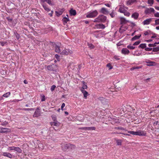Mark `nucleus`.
Instances as JSON below:
<instances>
[{"label": "nucleus", "instance_id": "nucleus-1", "mask_svg": "<svg viewBox=\"0 0 159 159\" xmlns=\"http://www.w3.org/2000/svg\"><path fill=\"white\" fill-rule=\"evenodd\" d=\"M61 148L63 150L65 151L67 150H70L74 149L75 148V146L70 143H68L62 144Z\"/></svg>", "mask_w": 159, "mask_h": 159}, {"label": "nucleus", "instance_id": "nucleus-2", "mask_svg": "<svg viewBox=\"0 0 159 159\" xmlns=\"http://www.w3.org/2000/svg\"><path fill=\"white\" fill-rule=\"evenodd\" d=\"M106 16L103 15H99L97 18L95 19L94 22H104L106 21Z\"/></svg>", "mask_w": 159, "mask_h": 159}, {"label": "nucleus", "instance_id": "nucleus-3", "mask_svg": "<svg viewBox=\"0 0 159 159\" xmlns=\"http://www.w3.org/2000/svg\"><path fill=\"white\" fill-rule=\"evenodd\" d=\"M98 14V11L96 10L88 12L86 15V17L89 18H94Z\"/></svg>", "mask_w": 159, "mask_h": 159}, {"label": "nucleus", "instance_id": "nucleus-4", "mask_svg": "<svg viewBox=\"0 0 159 159\" xmlns=\"http://www.w3.org/2000/svg\"><path fill=\"white\" fill-rule=\"evenodd\" d=\"M47 69L49 70L56 71L58 69V66L55 65H50L47 66Z\"/></svg>", "mask_w": 159, "mask_h": 159}, {"label": "nucleus", "instance_id": "nucleus-5", "mask_svg": "<svg viewBox=\"0 0 159 159\" xmlns=\"http://www.w3.org/2000/svg\"><path fill=\"white\" fill-rule=\"evenodd\" d=\"M72 51L69 49H65L60 54L62 55H67L69 54H72Z\"/></svg>", "mask_w": 159, "mask_h": 159}, {"label": "nucleus", "instance_id": "nucleus-6", "mask_svg": "<svg viewBox=\"0 0 159 159\" xmlns=\"http://www.w3.org/2000/svg\"><path fill=\"white\" fill-rule=\"evenodd\" d=\"M11 131V129L9 128H5L1 127L0 128V133H7L10 132Z\"/></svg>", "mask_w": 159, "mask_h": 159}, {"label": "nucleus", "instance_id": "nucleus-7", "mask_svg": "<svg viewBox=\"0 0 159 159\" xmlns=\"http://www.w3.org/2000/svg\"><path fill=\"white\" fill-rule=\"evenodd\" d=\"M155 10L153 8H146L144 11V13L146 14H149L152 12H154Z\"/></svg>", "mask_w": 159, "mask_h": 159}, {"label": "nucleus", "instance_id": "nucleus-8", "mask_svg": "<svg viewBox=\"0 0 159 159\" xmlns=\"http://www.w3.org/2000/svg\"><path fill=\"white\" fill-rule=\"evenodd\" d=\"M80 129L83 130H95L96 128L95 127H81Z\"/></svg>", "mask_w": 159, "mask_h": 159}, {"label": "nucleus", "instance_id": "nucleus-9", "mask_svg": "<svg viewBox=\"0 0 159 159\" xmlns=\"http://www.w3.org/2000/svg\"><path fill=\"white\" fill-rule=\"evenodd\" d=\"M40 109L39 107H37L35 111L33 116L34 117H38L40 115Z\"/></svg>", "mask_w": 159, "mask_h": 159}, {"label": "nucleus", "instance_id": "nucleus-10", "mask_svg": "<svg viewBox=\"0 0 159 159\" xmlns=\"http://www.w3.org/2000/svg\"><path fill=\"white\" fill-rule=\"evenodd\" d=\"M51 43L52 45L55 48V52L57 53H59L61 52V51L60 49V47L59 46L57 45L54 43Z\"/></svg>", "mask_w": 159, "mask_h": 159}, {"label": "nucleus", "instance_id": "nucleus-11", "mask_svg": "<svg viewBox=\"0 0 159 159\" xmlns=\"http://www.w3.org/2000/svg\"><path fill=\"white\" fill-rule=\"evenodd\" d=\"M128 9V8L124 6H120L118 10V11L121 13H123L126 10Z\"/></svg>", "mask_w": 159, "mask_h": 159}, {"label": "nucleus", "instance_id": "nucleus-12", "mask_svg": "<svg viewBox=\"0 0 159 159\" xmlns=\"http://www.w3.org/2000/svg\"><path fill=\"white\" fill-rule=\"evenodd\" d=\"M2 155L4 157L11 158L12 157V155L9 152H2Z\"/></svg>", "mask_w": 159, "mask_h": 159}, {"label": "nucleus", "instance_id": "nucleus-13", "mask_svg": "<svg viewBox=\"0 0 159 159\" xmlns=\"http://www.w3.org/2000/svg\"><path fill=\"white\" fill-rule=\"evenodd\" d=\"M41 4L46 11L47 12H48L50 11V9L48 7V5H47L45 3H41Z\"/></svg>", "mask_w": 159, "mask_h": 159}, {"label": "nucleus", "instance_id": "nucleus-14", "mask_svg": "<svg viewBox=\"0 0 159 159\" xmlns=\"http://www.w3.org/2000/svg\"><path fill=\"white\" fill-rule=\"evenodd\" d=\"M64 11V9H61L57 11H55V13L57 16H59L61 15Z\"/></svg>", "mask_w": 159, "mask_h": 159}, {"label": "nucleus", "instance_id": "nucleus-15", "mask_svg": "<svg viewBox=\"0 0 159 159\" xmlns=\"http://www.w3.org/2000/svg\"><path fill=\"white\" fill-rule=\"evenodd\" d=\"M139 13L137 12H135L132 14L131 15V17L134 18L135 20H137L139 16Z\"/></svg>", "mask_w": 159, "mask_h": 159}, {"label": "nucleus", "instance_id": "nucleus-16", "mask_svg": "<svg viewBox=\"0 0 159 159\" xmlns=\"http://www.w3.org/2000/svg\"><path fill=\"white\" fill-rule=\"evenodd\" d=\"M100 12L101 13L106 15L107 14L109 13V11H108L107 9L104 7H103L101 8L100 10Z\"/></svg>", "mask_w": 159, "mask_h": 159}, {"label": "nucleus", "instance_id": "nucleus-17", "mask_svg": "<svg viewBox=\"0 0 159 159\" xmlns=\"http://www.w3.org/2000/svg\"><path fill=\"white\" fill-rule=\"evenodd\" d=\"M152 21V18H149L144 20L143 22V25H148L150 24Z\"/></svg>", "mask_w": 159, "mask_h": 159}, {"label": "nucleus", "instance_id": "nucleus-18", "mask_svg": "<svg viewBox=\"0 0 159 159\" xmlns=\"http://www.w3.org/2000/svg\"><path fill=\"white\" fill-rule=\"evenodd\" d=\"M41 3H45V2H47L49 5L52 6L53 5L52 3V2L51 0H41Z\"/></svg>", "mask_w": 159, "mask_h": 159}, {"label": "nucleus", "instance_id": "nucleus-19", "mask_svg": "<svg viewBox=\"0 0 159 159\" xmlns=\"http://www.w3.org/2000/svg\"><path fill=\"white\" fill-rule=\"evenodd\" d=\"M67 17H64L62 19V21L64 25H65L66 24L67 22L70 20L69 19L68 17V15H66Z\"/></svg>", "mask_w": 159, "mask_h": 159}, {"label": "nucleus", "instance_id": "nucleus-20", "mask_svg": "<svg viewBox=\"0 0 159 159\" xmlns=\"http://www.w3.org/2000/svg\"><path fill=\"white\" fill-rule=\"evenodd\" d=\"M146 133L145 131L139 130L138 131V135L139 136H145L146 135Z\"/></svg>", "mask_w": 159, "mask_h": 159}, {"label": "nucleus", "instance_id": "nucleus-21", "mask_svg": "<svg viewBox=\"0 0 159 159\" xmlns=\"http://www.w3.org/2000/svg\"><path fill=\"white\" fill-rule=\"evenodd\" d=\"M99 100L100 101L102 104H105L107 102L106 99L102 97H100L98 98Z\"/></svg>", "mask_w": 159, "mask_h": 159}, {"label": "nucleus", "instance_id": "nucleus-22", "mask_svg": "<svg viewBox=\"0 0 159 159\" xmlns=\"http://www.w3.org/2000/svg\"><path fill=\"white\" fill-rule=\"evenodd\" d=\"M121 52L124 54H128L129 52V51L126 48H123L121 50Z\"/></svg>", "mask_w": 159, "mask_h": 159}, {"label": "nucleus", "instance_id": "nucleus-23", "mask_svg": "<svg viewBox=\"0 0 159 159\" xmlns=\"http://www.w3.org/2000/svg\"><path fill=\"white\" fill-rule=\"evenodd\" d=\"M136 2V0H129L126 2V4L127 5H130Z\"/></svg>", "mask_w": 159, "mask_h": 159}, {"label": "nucleus", "instance_id": "nucleus-24", "mask_svg": "<svg viewBox=\"0 0 159 159\" xmlns=\"http://www.w3.org/2000/svg\"><path fill=\"white\" fill-rule=\"evenodd\" d=\"M60 123L57 121L56 122H51L50 124L51 126H58L60 125Z\"/></svg>", "mask_w": 159, "mask_h": 159}, {"label": "nucleus", "instance_id": "nucleus-25", "mask_svg": "<svg viewBox=\"0 0 159 159\" xmlns=\"http://www.w3.org/2000/svg\"><path fill=\"white\" fill-rule=\"evenodd\" d=\"M120 24H125L127 22H128L124 18L121 17L120 18Z\"/></svg>", "mask_w": 159, "mask_h": 159}, {"label": "nucleus", "instance_id": "nucleus-26", "mask_svg": "<svg viewBox=\"0 0 159 159\" xmlns=\"http://www.w3.org/2000/svg\"><path fill=\"white\" fill-rule=\"evenodd\" d=\"M81 91L83 94L84 98L86 99L87 96H88V93L87 92V91H86L85 90L83 89V90H81Z\"/></svg>", "mask_w": 159, "mask_h": 159}, {"label": "nucleus", "instance_id": "nucleus-27", "mask_svg": "<svg viewBox=\"0 0 159 159\" xmlns=\"http://www.w3.org/2000/svg\"><path fill=\"white\" fill-rule=\"evenodd\" d=\"M141 35L140 34L139 35H135L134 36L133 38H132L131 39V40L132 41H134V40H135L137 39H139L141 36Z\"/></svg>", "mask_w": 159, "mask_h": 159}, {"label": "nucleus", "instance_id": "nucleus-28", "mask_svg": "<svg viewBox=\"0 0 159 159\" xmlns=\"http://www.w3.org/2000/svg\"><path fill=\"white\" fill-rule=\"evenodd\" d=\"M82 83H83L82 87L80 89V90H83V89L84 90V89H87V86L86 84L83 81L82 82Z\"/></svg>", "mask_w": 159, "mask_h": 159}, {"label": "nucleus", "instance_id": "nucleus-29", "mask_svg": "<svg viewBox=\"0 0 159 159\" xmlns=\"http://www.w3.org/2000/svg\"><path fill=\"white\" fill-rule=\"evenodd\" d=\"M70 15L71 16H75L76 14V11L72 9L70 10Z\"/></svg>", "mask_w": 159, "mask_h": 159}, {"label": "nucleus", "instance_id": "nucleus-30", "mask_svg": "<svg viewBox=\"0 0 159 159\" xmlns=\"http://www.w3.org/2000/svg\"><path fill=\"white\" fill-rule=\"evenodd\" d=\"M14 35L15 37H16L17 40H18L20 38V35L16 31H15L14 32Z\"/></svg>", "mask_w": 159, "mask_h": 159}, {"label": "nucleus", "instance_id": "nucleus-31", "mask_svg": "<svg viewBox=\"0 0 159 159\" xmlns=\"http://www.w3.org/2000/svg\"><path fill=\"white\" fill-rule=\"evenodd\" d=\"M15 151H16L18 153H20L22 152V150L20 148L15 147Z\"/></svg>", "mask_w": 159, "mask_h": 159}, {"label": "nucleus", "instance_id": "nucleus-32", "mask_svg": "<svg viewBox=\"0 0 159 159\" xmlns=\"http://www.w3.org/2000/svg\"><path fill=\"white\" fill-rule=\"evenodd\" d=\"M105 27L104 25L102 24H99L97 25V28L99 29H104Z\"/></svg>", "mask_w": 159, "mask_h": 159}, {"label": "nucleus", "instance_id": "nucleus-33", "mask_svg": "<svg viewBox=\"0 0 159 159\" xmlns=\"http://www.w3.org/2000/svg\"><path fill=\"white\" fill-rule=\"evenodd\" d=\"M11 94V93L10 92H7L2 95V97L6 98L8 97Z\"/></svg>", "mask_w": 159, "mask_h": 159}, {"label": "nucleus", "instance_id": "nucleus-34", "mask_svg": "<svg viewBox=\"0 0 159 159\" xmlns=\"http://www.w3.org/2000/svg\"><path fill=\"white\" fill-rule=\"evenodd\" d=\"M146 47V43H142L139 45V48H141L142 49L145 48Z\"/></svg>", "mask_w": 159, "mask_h": 159}, {"label": "nucleus", "instance_id": "nucleus-35", "mask_svg": "<svg viewBox=\"0 0 159 159\" xmlns=\"http://www.w3.org/2000/svg\"><path fill=\"white\" fill-rule=\"evenodd\" d=\"M159 50V46L153 48L152 49V51L154 52H157Z\"/></svg>", "mask_w": 159, "mask_h": 159}, {"label": "nucleus", "instance_id": "nucleus-36", "mask_svg": "<svg viewBox=\"0 0 159 159\" xmlns=\"http://www.w3.org/2000/svg\"><path fill=\"white\" fill-rule=\"evenodd\" d=\"M116 143L117 145H121L122 141L120 139L116 140Z\"/></svg>", "mask_w": 159, "mask_h": 159}, {"label": "nucleus", "instance_id": "nucleus-37", "mask_svg": "<svg viewBox=\"0 0 159 159\" xmlns=\"http://www.w3.org/2000/svg\"><path fill=\"white\" fill-rule=\"evenodd\" d=\"M127 10H126L123 13L124 14L125 16H129L130 15V13L129 12L127 11Z\"/></svg>", "mask_w": 159, "mask_h": 159}, {"label": "nucleus", "instance_id": "nucleus-38", "mask_svg": "<svg viewBox=\"0 0 159 159\" xmlns=\"http://www.w3.org/2000/svg\"><path fill=\"white\" fill-rule=\"evenodd\" d=\"M15 147H9L7 148V150L9 151L14 150L15 151Z\"/></svg>", "mask_w": 159, "mask_h": 159}, {"label": "nucleus", "instance_id": "nucleus-39", "mask_svg": "<svg viewBox=\"0 0 159 159\" xmlns=\"http://www.w3.org/2000/svg\"><path fill=\"white\" fill-rule=\"evenodd\" d=\"M115 129H119V130H125V131H127V130L125 129V128H123L122 127H115Z\"/></svg>", "mask_w": 159, "mask_h": 159}, {"label": "nucleus", "instance_id": "nucleus-40", "mask_svg": "<svg viewBox=\"0 0 159 159\" xmlns=\"http://www.w3.org/2000/svg\"><path fill=\"white\" fill-rule=\"evenodd\" d=\"M127 48L130 49H134L135 48V47L131 46L130 44L128 45L127 46Z\"/></svg>", "mask_w": 159, "mask_h": 159}, {"label": "nucleus", "instance_id": "nucleus-41", "mask_svg": "<svg viewBox=\"0 0 159 159\" xmlns=\"http://www.w3.org/2000/svg\"><path fill=\"white\" fill-rule=\"evenodd\" d=\"M141 68V66H136V67H134L131 68V70H133L136 69H140Z\"/></svg>", "mask_w": 159, "mask_h": 159}, {"label": "nucleus", "instance_id": "nucleus-42", "mask_svg": "<svg viewBox=\"0 0 159 159\" xmlns=\"http://www.w3.org/2000/svg\"><path fill=\"white\" fill-rule=\"evenodd\" d=\"M41 101L42 102L44 101L45 100V96L44 95H41Z\"/></svg>", "mask_w": 159, "mask_h": 159}, {"label": "nucleus", "instance_id": "nucleus-43", "mask_svg": "<svg viewBox=\"0 0 159 159\" xmlns=\"http://www.w3.org/2000/svg\"><path fill=\"white\" fill-rule=\"evenodd\" d=\"M148 3L150 4V6H152L153 3V0H148Z\"/></svg>", "mask_w": 159, "mask_h": 159}, {"label": "nucleus", "instance_id": "nucleus-44", "mask_svg": "<svg viewBox=\"0 0 159 159\" xmlns=\"http://www.w3.org/2000/svg\"><path fill=\"white\" fill-rule=\"evenodd\" d=\"M141 54V53L138 52V51H135L134 53V55L136 56H139Z\"/></svg>", "mask_w": 159, "mask_h": 159}, {"label": "nucleus", "instance_id": "nucleus-45", "mask_svg": "<svg viewBox=\"0 0 159 159\" xmlns=\"http://www.w3.org/2000/svg\"><path fill=\"white\" fill-rule=\"evenodd\" d=\"M110 15L112 18H113L115 17V15L114 13V10H113L112 12L110 14Z\"/></svg>", "mask_w": 159, "mask_h": 159}, {"label": "nucleus", "instance_id": "nucleus-46", "mask_svg": "<svg viewBox=\"0 0 159 159\" xmlns=\"http://www.w3.org/2000/svg\"><path fill=\"white\" fill-rule=\"evenodd\" d=\"M8 124V122L7 121H5L3 123H1V125L5 126L6 125H7Z\"/></svg>", "mask_w": 159, "mask_h": 159}, {"label": "nucleus", "instance_id": "nucleus-47", "mask_svg": "<svg viewBox=\"0 0 159 159\" xmlns=\"http://www.w3.org/2000/svg\"><path fill=\"white\" fill-rule=\"evenodd\" d=\"M107 66L109 68V70L113 68L112 66L111 65L110 63L107 64Z\"/></svg>", "mask_w": 159, "mask_h": 159}, {"label": "nucleus", "instance_id": "nucleus-48", "mask_svg": "<svg viewBox=\"0 0 159 159\" xmlns=\"http://www.w3.org/2000/svg\"><path fill=\"white\" fill-rule=\"evenodd\" d=\"M88 45L89 47L91 49H93L94 47L93 45L91 43H89Z\"/></svg>", "mask_w": 159, "mask_h": 159}, {"label": "nucleus", "instance_id": "nucleus-49", "mask_svg": "<svg viewBox=\"0 0 159 159\" xmlns=\"http://www.w3.org/2000/svg\"><path fill=\"white\" fill-rule=\"evenodd\" d=\"M113 59L114 60H119L120 59V58L119 57L116 55L114 56Z\"/></svg>", "mask_w": 159, "mask_h": 159}, {"label": "nucleus", "instance_id": "nucleus-50", "mask_svg": "<svg viewBox=\"0 0 159 159\" xmlns=\"http://www.w3.org/2000/svg\"><path fill=\"white\" fill-rule=\"evenodd\" d=\"M140 43V41H138L136 42H135L133 44V45L135 46L137 45H139Z\"/></svg>", "mask_w": 159, "mask_h": 159}, {"label": "nucleus", "instance_id": "nucleus-51", "mask_svg": "<svg viewBox=\"0 0 159 159\" xmlns=\"http://www.w3.org/2000/svg\"><path fill=\"white\" fill-rule=\"evenodd\" d=\"M152 48H146L145 49V50L147 51H150L152 50Z\"/></svg>", "mask_w": 159, "mask_h": 159}, {"label": "nucleus", "instance_id": "nucleus-52", "mask_svg": "<svg viewBox=\"0 0 159 159\" xmlns=\"http://www.w3.org/2000/svg\"><path fill=\"white\" fill-rule=\"evenodd\" d=\"M56 86L55 85H53L51 87V89H51V91H53L55 89V88Z\"/></svg>", "mask_w": 159, "mask_h": 159}, {"label": "nucleus", "instance_id": "nucleus-53", "mask_svg": "<svg viewBox=\"0 0 159 159\" xmlns=\"http://www.w3.org/2000/svg\"><path fill=\"white\" fill-rule=\"evenodd\" d=\"M159 25V19H158L155 20V25Z\"/></svg>", "mask_w": 159, "mask_h": 159}, {"label": "nucleus", "instance_id": "nucleus-54", "mask_svg": "<svg viewBox=\"0 0 159 159\" xmlns=\"http://www.w3.org/2000/svg\"><path fill=\"white\" fill-rule=\"evenodd\" d=\"M24 110L25 111H34V108H25L24 109Z\"/></svg>", "mask_w": 159, "mask_h": 159}, {"label": "nucleus", "instance_id": "nucleus-55", "mask_svg": "<svg viewBox=\"0 0 159 159\" xmlns=\"http://www.w3.org/2000/svg\"><path fill=\"white\" fill-rule=\"evenodd\" d=\"M55 57L58 61H60V56L56 54L55 55Z\"/></svg>", "mask_w": 159, "mask_h": 159}, {"label": "nucleus", "instance_id": "nucleus-56", "mask_svg": "<svg viewBox=\"0 0 159 159\" xmlns=\"http://www.w3.org/2000/svg\"><path fill=\"white\" fill-rule=\"evenodd\" d=\"M7 20L9 22H11L13 20L12 18H11L9 17H8L6 18Z\"/></svg>", "mask_w": 159, "mask_h": 159}, {"label": "nucleus", "instance_id": "nucleus-57", "mask_svg": "<svg viewBox=\"0 0 159 159\" xmlns=\"http://www.w3.org/2000/svg\"><path fill=\"white\" fill-rule=\"evenodd\" d=\"M1 45L2 46H3L5 44H6V42H0Z\"/></svg>", "mask_w": 159, "mask_h": 159}, {"label": "nucleus", "instance_id": "nucleus-58", "mask_svg": "<svg viewBox=\"0 0 159 159\" xmlns=\"http://www.w3.org/2000/svg\"><path fill=\"white\" fill-rule=\"evenodd\" d=\"M154 16L156 17H159V12H157L155 13Z\"/></svg>", "mask_w": 159, "mask_h": 159}, {"label": "nucleus", "instance_id": "nucleus-59", "mask_svg": "<svg viewBox=\"0 0 159 159\" xmlns=\"http://www.w3.org/2000/svg\"><path fill=\"white\" fill-rule=\"evenodd\" d=\"M65 106V103H63L62 104V105L61 106V109L62 110H63V108Z\"/></svg>", "mask_w": 159, "mask_h": 159}, {"label": "nucleus", "instance_id": "nucleus-60", "mask_svg": "<svg viewBox=\"0 0 159 159\" xmlns=\"http://www.w3.org/2000/svg\"><path fill=\"white\" fill-rule=\"evenodd\" d=\"M52 120H53L54 122H56V121H57V120L55 116H53L52 117Z\"/></svg>", "mask_w": 159, "mask_h": 159}, {"label": "nucleus", "instance_id": "nucleus-61", "mask_svg": "<svg viewBox=\"0 0 159 159\" xmlns=\"http://www.w3.org/2000/svg\"><path fill=\"white\" fill-rule=\"evenodd\" d=\"M133 134L138 135V131H133Z\"/></svg>", "mask_w": 159, "mask_h": 159}, {"label": "nucleus", "instance_id": "nucleus-62", "mask_svg": "<svg viewBox=\"0 0 159 159\" xmlns=\"http://www.w3.org/2000/svg\"><path fill=\"white\" fill-rule=\"evenodd\" d=\"M154 38H157L158 36V34H154L153 35Z\"/></svg>", "mask_w": 159, "mask_h": 159}, {"label": "nucleus", "instance_id": "nucleus-63", "mask_svg": "<svg viewBox=\"0 0 159 159\" xmlns=\"http://www.w3.org/2000/svg\"><path fill=\"white\" fill-rule=\"evenodd\" d=\"M154 38H157L158 36V34H154L153 35Z\"/></svg>", "mask_w": 159, "mask_h": 159}, {"label": "nucleus", "instance_id": "nucleus-64", "mask_svg": "<svg viewBox=\"0 0 159 159\" xmlns=\"http://www.w3.org/2000/svg\"><path fill=\"white\" fill-rule=\"evenodd\" d=\"M105 5L107 7H111V5L109 3H106Z\"/></svg>", "mask_w": 159, "mask_h": 159}]
</instances>
